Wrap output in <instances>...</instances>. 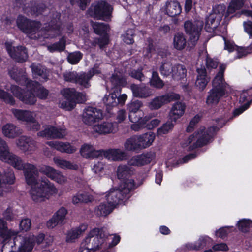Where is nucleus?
Listing matches in <instances>:
<instances>
[{
  "instance_id": "obj_1",
  "label": "nucleus",
  "mask_w": 252,
  "mask_h": 252,
  "mask_svg": "<svg viewBox=\"0 0 252 252\" xmlns=\"http://www.w3.org/2000/svg\"><path fill=\"white\" fill-rule=\"evenodd\" d=\"M225 65L219 66V71L212 81V88L208 92L206 102L209 106L216 105L220 99L225 95L229 85L225 81L224 72Z\"/></svg>"
},
{
  "instance_id": "obj_2",
  "label": "nucleus",
  "mask_w": 252,
  "mask_h": 252,
  "mask_svg": "<svg viewBox=\"0 0 252 252\" xmlns=\"http://www.w3.org/2000/svg\"><path fill=\"white\" fill-rule=\"evenodd\" d=\"M216 129V126L211 127L207 130L204 128H200L185 140L182 144V147H187L188 151H192L207 145L211 142Z\"/></svg>"
},
{
  "instance_id": "obj_3",
  "label": "nucleus",
  "mask_w": 252,
  "mask_h": 252,
  "mask_svg": "<svg viewBox=\"0 0 252 252\" xmlns=\"http://www.w3.org/2000/svg\"><path fill=\"white\" fill-rule=\"evenodd\" d=\"M135 189L133 180H128L119 189H111L106 197L108 203L115 208L125 202L130 197V192Z\"/></svg>"
},
{
  "instance_id": "obj_4",
  "label": "nucleus",
  "mask_w": 252,
  "mask_h": 252,
  "mask_svg": "<svg viewBox=\"0 0 252 252\" xmlns=\"http://www.w3.org/2000/svg\"><path fill=\"white\" fill-rule=\"evenodd\" d=\"M57 189L47 179H42L40 182H37L30 190L32 199L38 203L48 199L52 195L57 193Z\"/></svg>"
},
{
  "instance_id": "obj_5",
  "label": "nucleus",
  "mask_w": 252,
  "mask_h": 252,
  "mask_svg": "<svg viewBox=\"0 0 252 252\" xmlns=\"http://www.w3.org/2000/svg\"><path fill=\"white\" fill-rule=\"evenodd\" d=\"M0 160L12 166L14 168L22 170L26 163H24L21 158L10 152L6 142L0 137Z\"/></svg>"
},
{
  "instance_id": "obj_6",
  "label": "nucleus",
  "mask_w": 252,
  "mask_h": 252,
  "mask_svg": "<svg viewBox=\"0 0 252 252\" xmlns=\"http://www.w3.org/2000/svg\"><path fill=\"white\" fill-rule=\"evenodd\" d=\"M113 10L112 5L105 1H99L92 4L88 13L92 17L107 21L111 20Z\"/></svg>"
},
{
  "instance_id": "obj_7",
  "label": "nucleus",
  "mask_w": 252,
  "mask_h": 252,
  "mask_svg": "<svg viewBox=\"0 0 252 252\" xmlns=\"http://www.w3.org/2000/svg\"><path fill=\"white\" fill-rule=\"evenodd\" d=\"M203 26L204 22L202 20H188L185 22L184 27L186 33L189 36V44L190 48L196 45Z\"/></svg>"
},
{
  "instance_id": "obj_8",
  "label": "nucleus",
  "mask_w": 252,
  "mask_h": 252,
  "mask_svg": "<svg viewBox=\"0 0 252 252\" xmlns=\"http://www.w3.org/2000/svg\"><path fill=\"white\" fill-rule=\"evenodd\" d=\"M106 236L102 229L94 228L91 230L85 238L82 245L91 250L96 251L101 248L105 243Z\"/></svg>"
},
{
  "instance_id": "obj_9",
  "label": "nucleus",
  "mask_w": 252,
  "mask_h": 252,
  "mask_svg": "<svg viewBox=\"0 0 252 252\" xmlns=\"http://www.w3.org/2000/svg\"><path fill=\"white\" fill-rule=\"evenodd\" d=\"M60 14L57 12L50 13L51 20L48 26L41 30V35L44 38H53L61 33Z\"/></svg>"
},
{
  "instance_id": "obj_10",
  "label": "nucleus",
  "mask_w": 252,
  "mask_h": 252,
  "mask_svg": "<svg viewBox=\"0 0 252 252\" xmlns=\"http://www.w3.org/2000/svg\"><path fill=\"white\" fill-rule=\"evenodd\" d=\"M44 239V235L40 234L36 237L33 235H30L28 237H22L20 235L14 238L15 245L19 244L18 252H31L35 241L39 244Z\"/></svg>"
},
{
  "instance_id": "obj_11",
  "label": "nucleus",
  "mask_w": 252,
  "mask_h": 252,
  "mask_svg": "<svg viewBox=\"0 0 252 252\" xmlns=\"http://www.w3.org/2000/svg\"><path fill=\"white\" fill-rule=\"evenodd\" d=\"M16 23L18 27L23 32L32 35L38 32L41 26L39 21L30 20L23 16H18Z\"/></svg>"
},
{
  "instance_id": "obj_12",
  "label": "nucleus",
  "mask_w": 252,
  "mask_h": 252,
  "mask_svg": "<svg viewBox=\"0 0 252 252\" xmlns=\"http://www.w3.org/2000/svg\"><path fill=\"white\" fill-rule=\"evenodd\" d=\"M103 119L102 111L96 107L89 106L85 108L82 115V122L86 125L92 126Z\"/></svg>"
},
{
  "instance_id": "obj_13",
  "label": "nucleus",
  "mask_w": 252,
  "mask_h": 252,
  "mask_svg": "<svg viewBox=\"0 0 252 252\" xmlns=\"http://www.w3.org/2000/svg\"><path fill=\"white\" fill-rule=\"evenodd\" d=\"M27 91H23L19 86L11 85L10 90L13 95L26 104L33 105L36 101L33 90L27 88Z\"/></svg>"
},
{
  "instance_id": "obj_14",
  "label": "nucleus",
  "mask_w": 252,
  "mask_h": 252,
  "mask_svg": "<svg viewBox=\"0 0 252 252\" xmlns=\"http://www.w3.org/2000/svg\"><path fill=\"white\" fill-rule=\"evenodd\" d=\"M8 73L11 78L17 83L22 85H25L28 88H31L32 86V88H35V87L38 85L37 82L29 80L26 72L22 69L14 66L9 70Z\"/></svg>"
},
{
  "instance_id": "obj_15",
  "label": "nucleus",
  "mask_w": 252,
  "mask_h": 252,
  "mask_svg": "<svg viewBox=\"0 0 252 252\" xmlns=\"http://www.w3.org/2000/svg\"><path fill=\"white\" fill-rule=\"evenodd\" d=\"M5 46L9 55L15 61L24 63L27 61L29 55L26 47L22 45L12 46L9 42H6Z\"/></svg>"
},
{
  "instance_id": "obj_16",
  "label": "nucleus",
  "mask_w": 252,
  "mask_h": 252,
  "mask_svg": "<svg viewBox=\"0 0 252 252\" xmlns=\"http://www.w3.org/2000/svg\"><path fill=\"white\" fill-rule=\"evenodd\" d=\"M180 99V95L174 93L156 96L148 103V107L151 110H156L170 102Z\"/></svg>"
},
{
  "instance_id": "obj_17",
  "label": "nucleus",
  "mask_w": 252,
  "mask_h": 252,
  "mask_svg": "<svg viewBox=\"0 0 252 252\" xmlns=\"http://www.w3.org/2000/svg\"><path fill=\"white\" fill-rule=\"evenodd\" d=\"M127 98V96L125 94H119L117 92L112 91L109 95H106L104 97L103 101L108 110L117 106L119 104L123 105Z\"/></svg>"
},
{
  "instance_id": "obj_18",
  "label": "nucleus",
  "mask_w": 252,
  "mask_h": 252,
  "mask_svg": "<svg viewBox=\"0 0 252 252\" xmlns=\"http://www.w3.org/2000/svg\"><path fill=\"white\" fill-rule=\"evenodd\" d=\"M63 96L59 103L60 107L66 110H71L76 106V101L72 98L74 96V88H65L61 91Z\"/></svg>"
},
{
  "instance_id": "obj_19",
  "label": "nucleus",
  "mask_w": 252,
  "mask_h": 252,
  "mask_svg": "<svg viewBox=\"0 0 252 252\" xmlns=\"http://www.w3.org/2000/svg\"><path fill=\"white\" fill-rule=\"evenodd\" d=\"M16 145L24 152H33L37 149V142L25 136L19 137L16 141Z\"/></svg>"
},
{
  "instance_id": "obj_20",
  "label": "nucleus",
  "mask_w": 252,
  "mask_h": 252,
  "mask_svg": "<svg viewBox=\"0 0 252 252\" xmlns=\"http://www.w3.org/2000/svg\"><path fill=\"white\" fill-rule=\"evenodd\" d=\"M102 156L109 160L114 161H120L126 159L127 154L120 149H109L108 150H102Z\"/></svg>"
},
{
  "instance_id": "obj_21",
  "label": "nucleus",
  "mask_w": 252,
  "mask_h": 252,
  "mask_svg": "<svg viewBox=\"0 0 252 252\" xmlns=\"http://www.w3.org/2000/svg\"><path fill=\"white\" fill-rule=\"evenodd\" d=\"M65 130L48 126L44 130L39 132L38 136L47 137L53 139H61L65 135Z\"/></svg>"
},
{
  "instance_id": "obj_22",
  "label": "nucleus",
  "mask_w": 252,
  "mask_h": 252,
  "mask_svg": "<svg viewBox=\"0 0 252 252\" xmlns=\"http://www.w3.org/2000/svg\"><path fill=\"white\" fill-rule=\"evenodd\" d=\"M24 171L26 182L28 185L33 186L37 182L36 177L38 176V171L34 165L26 163Z\"/></svg>"
},
{
  "instance_id": "obj_23",
  "label": "nucleus",
  "mask_w": 252,
  "mask_h": 252,
  "mask_svg": "<svg viewBox=\"0 0 252 252\" xmlns=\"http://www.w3.org/2000/svg\"><path fill=\"white\" fill-rule=\"evenodd\" d=\"M134 97L139 98H146L153 95L152 90L145 85L132 84L130 87Z\"/></svg>"
},
{
  "instance_id": "obj_24",
  "label": "nucleus",
  "mask_w": 252,
  "mask_h": 252,
  "mask_svg": "<svg viewBox=\"0 0 252 252\" xmlns=\"http://www.w3.org/2000/svg\"><path fill=\"white\" fill-rule=\"evenodd\" d=\"M67 213L65 208L61 207L47 222V226L49 228H53L59 224H63Z\"/></svg>"
},
{
  "instance_id": "obj_25",
  "label": "nucleus",
  "mask_w": 252,
  "mask_h": 252,
  "mask_svg": "<svg viewBox=\"0 0 252 252\" xmlns=\"http://www.w3.org/2000/svg\"><path fill=\"white\" fill-rule=\"evenodd\" d=\"M102 151V150H95L94 146L90 144H84L81 146L80 152L86 158H94L101 157Z\"/></svg>"
},
{
  "instance_id": "obj_26",
  "label": "nucleus",
  "mask_w": 252,
  "mask_h": 252,
  "mask_svg": "<svg viewBox=\"0 0 252 252\" xmlns=\"http://www.w3.org/2000/svg\"><path fill=\"white\" fill-rule=\"evenodd\" d=\"M109 79L111 91L117 92L118 94H120L122 87L125 86L127 84V81L125 78L117 74H113Z\"/></svg>"
},
{
  "instance_id": "obj_27",
  "label": "nucleus",
  "mask_w": 252,
  "mask_h": 252,
  "mask_svg": "<svg viewBox=\"0 0 252 252\" xmlns=\"http://www.w3.org/2000/svg\"><path fill=\"white\" fill-rule=\"evenodd\" d=\"M93 129L94 131L96 133L106 134L116 132L117 127L116 123L105 122L100 124L94 126Z\"/></svg>"
},
{
  "instance_id": "obj_28",
  "label": "nucleus",
  "mask_w": 252,
  "mask_h": 252,
  "mask_svg": "<svg viewBox=\"0 0 252 252\" xmlns=\"http://www.w3.org/2000/svg\"><path fill=\"white\" fill-rule=\"evenodd\" d=\"M186 105L181 102L175 103L171 109L169 116L171 121L176 122L177 120L183 115L185 113Z\"/></svg>"
},
{
  "instance_id": "obj_29",
  "label": "nucleus",
  "mask_w": 252,
  "mask_h": 252,
  "mask_svg": "<svg viewBox=\"0 0 252 252\" xmlns=\"http://www.w3.org/2000/svg\"><path fill=\"white\" fill-rule=\"evenodd\" d=\"M196 71L197 75L195 84L199 89L203 90L208 84L209 78L207 76L206 70L204 67H197Z\"/></svg>"
},
{
  "instance_id": "obj_30",
  "label": "nucleus",
  "mask_w": 252,
  "mask_h": 252,
  "mask_svg": "<svg viewBox=\"0 0 252 252\" xmlns=\"http://www.w3.org/2000/svg\"><path fill=\"white\" fill-rule=\"evenodd\" d=\"M3 135L9 138H14L22 133V129L12 124H7L2 128Z\"/></svg>"
},
{
  "instance_id": "obj_31",
  "label": "nucleus",
  "mask_w": 252,
  "mask_h": 252,
  "mask_svg": "<svg viewBox=\"0 0 252 252\" xmlns=\"http://www.w3.org/2000/svg\"><path fill=\"white\" fill-rule=\"evenodd\" d=\"M220 17L216 13H212L206 18L205 29L209 32H213L221 21Z\"/></svg>"
},
{
  "instance_id": "obj_32",
  "label": "nucleus",
  "mask_w": 252,
  "mask_h": 252,
  "mask_svg": "<svg viewBox=\"0 0 252 252\" xmlns=\"http://www.w3.org/2000/svg\"><path fill=\"white\" fill-rule=\"evenodd\" d=\"M141 150L149 147L154 141L155 134L152 132H148L137 135Z\"/></svg>"
},
{
  "instance_id": "obj_33",
  "label": "nucleus",
  "mask_w": 252,
  "mask_h": 252,
  "mask_svg": "<svg viewBox=\"0 0 252 252\" xmlns=\"http://www.w3.org/2000/svg\"><path fill=\"white\" fill-rule=\"evenodd\" d=\"M33 75L35 77H40L42 81H46L48 79V73L46 69L40 64L32 63L30 66Z\"/></svg>"
},
{
  "instance_id": "obj_34",
  "label": "nucleus",
  "mask_w": 252,
  "mask_h": 252,
  "mask_svg": "<svg viewBox=\"0 0 252 252\" xmlns=\"http://www.w3.org/2000/svg\"><path fill=\"white\" fill-rule=\"evenodd\" d=\"M87 228V225L83 224L78 227L71 229L67 233L66 241L67 242H73L76 239L86 231Z\"/></svg>"
},
{
  "instance_id": "obj_35",
  "label": "nucleus",
  "mask_w": 252,
  "mask_h": 252,
  "mask_svg": "<svg viewBox=\"0 0 252 252\" xmlns=\"http://www.w3.org/2000/svg\"><path fill=\"white\" fill-rule=\"evenodd\" d=\"M125 149L128 151L138 152L141 150L137 135H133L126 139L124 143Z\"/></svg>"
},
{
  "instance_id": "obj_36",
  "label": "nucleus",
  "mask_w": 252,
  "mask_h": 252,
  "mask_svg": "<svg viewBox=\"0 0 252 252\" xmlns=\"http://www.w3.org/2000/svg\"><path fill=\"white\" fill-rule=\"evenodd\" d=\"M11 112L17 120L27 123L33 120V115L34 114L29 111L15 109H12Z\"/></svg>"
},
{
  "instance_id": "obj_37",
  "label": "nucleus",
  "mask_w": 252,
  "mask_h": 252,
  "mask_svg": "<svg viewBox=\"0 0 252 252\" xmlns=\"http://www.w3.org/2000/svg\"><path fill=\"white\" fill-rule=\"evenodd\" d=\"M94 200L93 196L88 192H78L72 197V202L74 204L88 203Z\"/></svg>"
},
{
  "instance_id": "obj_38",
  "label": "nucleus",
  "mask_w": 252,
  "mask_h": 252,
  "mask_svg": "<svg viewBox=\"0 0 252 252\" xmlns=\"http://www.w3.org/2000/svg\"><path fill=\"white\" fill-rule=\"evenodd\" d=\"M118 178L124 181L123 184L129 179V177L133 174V171L127 165H120L117 171Z\"/></svg>"
},
{
  "instance_id": "obj_39",
  "label": "nucleus",
  "mask_w": 252,
  "mask_h": 252,
  "mask_svg": "<svg viewBox=\"0 0 252 252\" xmlns=\"http://www.w3.org/2000/svg\"><path fill=\"white\" fill-rule=\"evenodd\" d=\"M166 12L170 17H174L181 12V6L178 1H170L166 4Z\"/></svg>"
},
{
  "instance_id": "obj_40",
  "label": "nucleus",
  "mask_w": 252,
  "mask_h": 252,
  "mask_svg": "<svg viewBox=\"0 0 252 252\" xmlns=\"http://www.w3.org/2000/svg\"><path fill=\"white\" fill-rule=\"evenodd\" d=\"M17 234L16 231L8 229L7 222L3 219H0V236L4 238L5 241Z\"/></svg>"
},
{
  "instance_id": "obj_41",
  "label": "nucleus",
  "mask_w": 252,
  "mask_h": 252,
  "mask_svg": "<svg viewBox=\"0 0 252 252\" xmlns=\"http://www.w3.org/2000/svg\"><path fill=\"white\" fill-rule=\"evenodd\" d=\"M173 46L178 50L184 49L187 45L185 35L183 33L178 32L175 34L173 38Z\"/></svg>"
},
{
  "instance_id": "obj_42",
  "label": "nucleus",
  "mask_w": 252,
  "mask_h": 252,
  "mask_svg": "<svg viewBox=\"0 0 252 252\" xmlns=\"http://www.w3.org/2000/svg\"><path fill=\"white\" fill-rule=\"evenodd\" d=\"M115 208L109 203H102L97 206L95 209V212L98 216H106L111 213Z\"/></svg>"
},
{
  "instance_id": "obj_43",
  "label": "nucleus",
  "mask_w": 252,
  "mask_h": 252,
  "mask_svg": "<svg viewBox=\"0 0 252 252\" xmlns=\"http://www.w3.org/2000/svg\"><path fill=\"white\" fill-rule=\"evenodd\" d=\"M53 160L57 166L63 169L66 168L73 170H77L78 169L77 165L73 164L70 161L64 160L60 157H55L53 158Z\"/></svg>"
},
{
  "instance_id": "obj_44",
  "label": "nucleus",
  "mask_w": 252,
  "mask_h": 252,
  "mask_svg": "<svg viewBox=\"0 0 252 252\" xmlns=\"http://www.w3.org/2000/svg\"><path fill=\"white\" fill-rule=\"evenodd\" d=\"M66 45V38L62 37L60 40L56 43L47 46L48 50L51 52H61L64 50Z\"/></svg>"
},
{
  "instance_id": "obj_45",
  "label": "nucleus",
  "mask_w": 252,
  "mask_h": 252,
  "mask_svg": "<svg viewBox=\"0 0 252 252\" xmlns=\"http://www.w3.org/2000/svg\"><path fill=\"white\" fill-rule=\"evenodd\" d=\"M91 25L94 32L98 35L105 33L109 30V26L108 24L103 23L91 22Z\"/></svg>"
},
{
  "instance_id": "obj_46",
  "label": "nucleus",
  "mask_w": 252,
  "mask_h": 252,
  "mask_svg": "<svg viewBox=\"0 0 252 252\" xmlns=\"http://www.w3.org/2000/svg\"><path fill=\"white\" fill-rule=\"evenodd\" d=\"M91 79V75L87 73H78L76 84L83 86L84 88H89L90 86L89 81Z\"/></svg>"
},
{
  "instance_id": "obj_47",
  "label": "nucleus",
  "mask_w": 252,
  "mask_h": 252,
  "mask_svg": "<svg viewBox=\"0 0 252 252\" xmlns=\"http://www.w3.org/2000/svg\"><path fill=\"white\" fill-rule=\"evenodd\" d=\"M77 149L73 146L70 145L68 142H60L59 145L57 147V150L67 154H72L76 151Z\"/></svg>"
},
{
  "instance_id": "obj_48",
  "label": "nucleus",
  "mask_w": 252,
  "mask_h": 252,
  "mask_svg": "<svg viewBox=\"0 0 252 252\" xmlns=\"http://www.w3.org/2000/svg\"><path fill=\"white\" fill-rule=\"evenodd\" d=\"M172 72L173 77L177 80H179L185 77L186 70L183 65L178 64L173 68Z\"/></svg>"
},
{
  "instance_id": "obj_49",
  "label": "nucleus",
  "mask_w": 252,
  "mask_h": 252,
  "mask_svg": "<svg viewBox=\"0 0 252 252\" xmlns=\"http://www.w3.org/2000/svg\"><path fill=\"white\" fill-rule=\"evenodd\" d=\"M173 68L174 67L170 62H165L162 63L159 67V71L162 75L168 76L172 74Z\"/></svg>"
},
{
  "instance_id": "obj_50",
  "label": "nucleus",
  "mask_w": 252,
  "mask_h": 252,
  "mask_svg": "<svg viewBox=\"0 0 252 252\" xmlns=\"http://www.w3.org/2000/svg\"><path fill=\"white\" fill-rule=\"evenodd\" d=\"M150 83L151 86L157 89H161L164 85L163 81L160 78L156 71L153 72Z\"/></svg>"
},
{
  "instance_id": "obj_51",
  "label": "nucleus",
  "mask_w": 252,
  "mask_h": 252,
  "mask_svg": "<svg viewBox=\"0 0 252 252\" xmlns=\"http://www.w3.org/2000/svg\"><path fill=\"white\" fill-rule=\"evenodd\" d=\"M246 5L247 4H245L244 1H231L227 9L228 15L234 13L236 10L241 8H245Z\"/></svg>"
},
{
  "instance_id": "obj_52",
  "label": "nucleus",
  "mask_w": 252,
  "mask_h": 252,
  "mask_svg": "<svg viewBox=\"0 0 252 252\" xmlns=\"http://www.w3.org/2000/svg\"><path fill=\"white\" fill-rule=\"evenodd\" d=\"M32 86L31 87V89L33 90L34 93L36 94L37 96L41 99H45L47 97L48 94V91L43 87H42L39 83L35 88H32Z\"/></svg>"
},
{
  "instance_id": "obj_53",
  "label": "nucleus",
  "mask_w": 252,
  "mask_h": 252,
  "mask_svg": "<svg viewBox=\"0 0 252 252\" xmlns=\"http://www.w3.org/2000/svg\"><path fill=\"white\" fill-rule=\"evenodd\" d=\"M239 230L243 232H248L252 227V221L250 220L243 219L238 222Z\"/></svg>"
},
{
  "instance_id": "obj_54",
  "label": "nucleus",
  "mask_w": 252,
  "mask_h": 252,
  "mask_svg": "<svg viewBox=\"0 0 252 252\" xmlns=\"http://www.w3.org/2000/svg\"><path fill=\"white\" fill-rule=\"evenodd\" d=\"M174 124L171 121H168L158 129V135H162L168 133L174 127Z\"/></svg>"
},
{
  "instance_id": "obj_55",
  "label": "nucleus",
  "mask_w": 252,
  "mask_h": 252,
  "mask_svg": "<svg viewBox=\"0 0 252 252\" xmlns=\"http://www.w3.org/2000/svg\"><path fill=\"white\" fill-rule=\"evenodd\" d=\"M0 98L2 99L5 103L10 105L15 104V100L13 97L8 93L3 90L0 89Z\"/></svg>"
},
{
  "instance_id": "obj_56",
  "label": "nucleus",
  "mask_w": 252,
  "mask_h": 252,
  "mask_svg": "<svg viewBox=\"0 0 252 252\" xmlns=\"http://www.w3.org/2000/svg\"><path fill=\"white\" fill-rule=\"evenodd\" d=\"M143 103L138 100L132 101L128 105V110L129 112H139L141 113L140 108L142 107Z\"/></svg>"
},
{
  "instance_id": "obj_57",
  "label": "nucleus",
  "mask_w": 252,
  "mask_h": 252,
  "mask_svg": "<svg viewBox=\"0 0 252 252\" xmlns=\"http://www.w3.org/2000/svg\"><path fill=\"white\" fill-rule=\"evenodd\" d=\"M82 58V54L78 51L70 53L67 57L68 61L72 64H77Z\"/></svg>"
},
{
  "instance_id": "obj_58",
  "label": "nucleus",
  "mask_w": 252,
  "mask_h": 252,
  "mask_svg": "<svg viewBox=\"0 0 252 252\" xmlns=\"http://www.w3.org/2000/svg\"><path fill=\"white\" fill-rule=\"evenodd\" d=\"M210 238L207 236L201 237L195 243V246H194L195 250L197 251L203 249L206 246L208 242H209Z\"/></svg>"
},
{
  "instance_id": "obj_59",
  "label": "nucleus",
  "mask_w": 252,
  "mask_h": 252,
  "mask_svg": "<svg viewBox=\"0 0 252 252\" xmlns=\"http://www.w3.org/2000/svg\"><path fill=\"white\" fill-rule=\"evenodd\" d=\"M41 172L53 180L55 179L57 174L59 172V171L50 166H46L44 168H42L41 169Z\"/></svg>"
},
{
  "instance_id": "obj_60",
  "label": "nucleus",
  "mask_w": 252,
  "mask_h": 252,
  "mask_svg": "<svg viewBox=\"0 0 252 252\" xmlns=\"http://www.w3.org/2000/svg\"><path fill=\"white\" fill-rule=\"evenodd\" d=\"M138 156L141 163V166L150 163L153 158V154L149 153L139 155Z\"/></svg>"
},
{
  "instance_id": "obj_61",
  "label": "nucleus",
  "mask_w": 252,
  "mask_h": 252,
  "mask_svg": "<svg viewBox=\"0 0 252 252\" xmlns=\"http://www.w3.org/2000/svg\"><path fill=\"white\" fill-rule=\"evenodd\" d=\"M78 73L75 71L66 72L63 74L65 81L75 83Z\"/></svg>"
},
{
  "instance_id": "obj_62",
  "label": "nucleus",
  "mask_w": 252,
  "mask_h": 252,
  "mask_svg": "<svg viewBox=\"0 0 252 252\" xmlns=\"http://www.w3.org/2000/svg\"><path fill=\"white\" fill-rule=\"evenodd\" d=\"M31 221L29 218L22 219L20 222V229L22 231H28L31 227Z\"/></svg>"
},
{
  "instance_id": "obj_63",
  "label": "nucleus",
  "mask_w": 252,
  "mask_h": 252,
  "mask_svg": "<svg viewBox=\"0 0 252 252\" xmlns=\"http://www.w3.org/2000/svg\"><path fill=\"white\" fill-rule=\"evenodd\" d=\"M74 96H72V98L76 101V104L83 103L87 100V97L85 94L77 92L75 89Z\"/></svg>"
},
{
  "instance_id": "obj_64",
  "label": "nucleus",
  "mask_w": 252,
  "mask_h": 252,
  "mask_svg": "<svg viewBox=\"0 0 252 252\" xmlns=\"http://www.w3.org/2000/svg\"><path fill=\"white\" fill-rule=\"evenodd\" d=\"M35 114L33 115V120L28 122L27 127L31 130L37 131L40 128V125L35 119Z\"/></svg>"
}]
</instances>
